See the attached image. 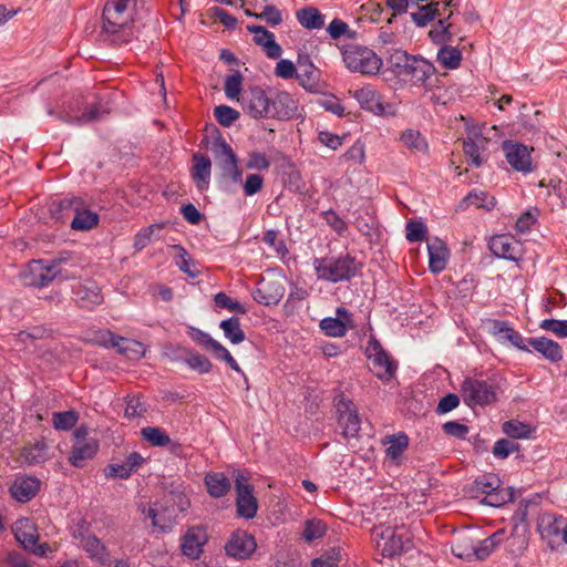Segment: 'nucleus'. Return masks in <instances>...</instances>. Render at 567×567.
Returning <instances> with one entry per match:
<instances>
[{
	"label": "nucleus",
	"instance_id": "obj_1",
	"mask_svg": "<svg viewBox=\"0 0 567 567\" xmlns=\"http://www.w3.org/2000/svg\"><path fill=\"white\" fill-rule=\"evenodd\" d=\"M144 7V0H107L103 10L101 37L113 45L128 43L133 37V23Z\"/></svg>",
	"mask_w": 567,
	"mask_h": 567
},
{
	"label": "nucleus",
	"instance_id": "obj_2",
	"mask_svg": "<svg viewBox=\"0 0 567 567\" xmlns=\"http://www.w3.org/2000/svg\"><path fill=\"white\" fill-rule=\"evenodd\" d=\"M362 265L349 254L316 258L313 268L319 280L337 284L355 277Z\"/></svg>",
	"mask_w": 567,
	"mask_h": 567
},
{
	"label": "nucleus",
	"instance_id": "obj_3",
	"mask_svg": "<svg viewBox=\"0 0 567 567\" xmlns=\"http://www.w3.org/2000/svg\"><path fill=\"white\" fill-rule=\"evenodd\" d=\"M69 257H60L50 262L43 260H32L28 264L27 269L22 274L24 285L32 287H45L53 279L61 277L62 279L74 278L75 276L63 272L61 265L65 264Z\"/></svg>",
	"mask_w": 567,
	"mask_h": 567
},
{
	"label": "nucleus",
	"instance_id": "obj_4",
	"mask_svg": "<svg viewBox=\"0 0 567 567\" xmlns=\"http://www.w3.org/2000/svg\"><path fill=\"white\" fill-rule=\"evenodd\" d=\"M498 385L496 377L487 380L466 378L461 385L463 401L471 408L492 404L497 400Z\"/></svg>",
	"mask_w": 567,
	"mask_h": 567
},
{
	"label": "nucleus",
	"instance_id": "obj_5",
	"mask_svg": "<svg viewBox=\"0 0 567 567\" xmlns=\"http://www.w3.org/2000/svg\"><path fill=\"white\" fill-rule=\"evenodd\" d=\"M474 489L485 495V504L494 507L503 506L515 499L514 488L503 487L501 478L494 473H484L476 477Z\"/></svg>",
	"mask_w": 567,
	"mask_h": 567
},
{
	"label": "nucleus",
	"instance_id": "obj_6",
	"mask_svg": "<svg viewBox=\"0 0 567 567\" xmlns=\"http://www.w3.org/2000/svg\"><path fill=\"white\" fill-rule=\"evenodd\" d=\"M342 56L346 66L352 72L374 75L382 66V60L373 50L367 47L357 44L346 45L342 51Z\"/></svg>",
	"mask_w": 567,
	"mask_h": 567
},
{
	"label": "nucleus",
	"instance_id": "obj_7",
	"mask_svg": "<svg viewBox=\"0 0 567 567\" xmlns=\"http://www.w3.org/2000/svg\"><path fill=\"white\" fill-rule=\"evenodd\" d=\"M212 152L221 178L234 184L241 183L243 171L238 165V158L224 137L218 136L214 141Z\"/></svg>",
	"mask_w": 567,
	"mask_h": 567
},
{
	"label": "nucleus",
	"instance_id": "obj_8",
	"mask_svg": "<svg viewBox=\"0 0 567 567\" xmlns=\"http://www.w3.org/2000/svg\"><path fill=\"white\" fill-rule=\"evenodd\" d=\"M62 212H72L74 217L70 224L73 230L87 231L99 225V215L89 209L84 200L80 197L63 198L59 203Z\"/></svg>",
	"mask_w": 567,
	"mask_h": 567
},
{
	"label": "nucleus",
	"instance_id": "obj_9",
	"mask_svg": "<svg viewBox=\"0 0 567 567\" xmlns=\"http://www.w3.org/2000/svg\"><path fill=\"white\" fill-rule=\"evenodd\" d=\"M140 511L152 520V525L162 532L171 530L175 525L178 513L174 504L164 496L159 502L153 505L141 504Z\"/></svg>",
	"mask_w": 567,
	"mask_h": 567
},
{
	"label": "nucleus",
	"instance_id": "obj_10",
	"mask_svg": "<svg viewBox=\"0 0 567 567\" xmlns=\"http://www.w3.org/2000/svg\"><path fill=\"white\" fill-rule=\"evenodd\" d=\"M377 545L384 557H393L411 548L412 543L408 535L396 533L392 527L374 528Z\"/></svg>",
	"mask_w": 567,
	"mask_h": 567
},
{
	"label": "nucleus",
	"instance_id": "obj_11",
	"mask_svg": "<svg viewBox=\"0 0 567 567\" xmlns=\"http://www.w3.org/2000/svg\"><path fill=\"white\" fill-rule=\"evenodd\" d=\"M365 353L371 363V371L377 378L390 380L393 377L395 365L375 338L369 340Z\"/></svg>",
	"mask_w": 567,
	"mask_h": 567
},
{
	"label": "nucleus",
	"instance_id": "obj_12",
	"mask_svg": "<svg viewBox=\"0 0 567 567\" xmlns=\"http://www.w3.org/2000/svg\"><path fill=\"white\" fill-rule=\"evenodd\" d=\"M240 104L244 112L252 118L270 117V95L259 86L246 90Z\"/></svg>",
	"mask_w": 567,
	"mask_h": 567
},
{
	"label": "nucleus",
	"instance_id": "obj_13",
	"mask_svg": "<svg viewBox=\"0 0 567 567\" xmlns=\"http://www.w3.org/2000/svg\"><path fill=\"white\" fill-rule=\"evenodd\" d=\"M13 534L23 548L32 551L34 555L44 556L49 549L48 544H39L37 528L28 518L20 519L16 523Z\"/></svg>",
	"mask_w": 567,
	"mask_h": 567
},
{
	"label": "nucleus",
	"instance_id": "obj_14",
	"mask_svg": "<svg viewBox=\"0 0 567 567\" xmlns=\"http://www.w3.org/2000/svg\"><path fill=\"white\" fill-rule=\"evenodd\" d=\"M255 537L246 530H235L225 545L226 554L236 559H247L256 550Z\"/></svg>",
	"mask_w": 567,
	"mask_h": 567
},
{
	"label": "nucleus",
	"instance_id": "obj_15",
	"mask_svg": "<svg viewBox=\"0 0 567 567\" xmlns=\"http://www.w3.org/2000/svg\"><path fill=\"white\" fill-rule=\"evenodd\" d=\"M488 247L492 254L498 258L517 261L522 257L520 243L508 234L493 236Z\"/></svg>",
	"mask_w": 567,
	"mask_h": 567
},
{
	"label": "nucleus",
	"instance_id": "obj_16",
	"mask_svg": "<svg viewBox=\"0 0 567 567\" xmlns=\"http://www.w3.org/2000/svg\"><path fill=\"white\" fill-rule=\"evenodd\" d=\"M208 542V535L204 527H189L181 539V550L189 559H198L203 553V547Z\"/></svg>",
	"mask_w": 567,
	"mask_h": 567
},
{
	"label": "nucleus",
	"instance_id": "obj_17",
	"mask_svg": "<svg viewBox=\"0 0 567 567\" xmlns=\"http://www.w3.org/2000/svg\"><path fill=\"white\" fill-rule=\"evenodd\" d=\"M336 316V318L327 317L320 321V329L326 336L341 338L346 336L348 329H354L352 315L346 308H337Z\"/></svg>",
	"mask_w": 567,
	"mask_h": 567
},
{
	"label": "nucleus",
	"instance_id": "obj_18",
	"mask_svg": "<svg viewBox=\"0 0 567 567\" xmlns=\"http://www.w3.org/2000/svg\"><path fill=\"white\" fill-rule=\"evenodd\" d=\"M503 151L507 163L517 172H530L532 171V158L530 151L526 145L505 141L503 143Z\"/></svg>",
	"mask_w": 567,
	"mask_h": 567
},
{
	"label": "nucleus",
	"instance_id": "obj_19",
	"mask_svg": "<svg viewBox=\"0 0 567 567\" xmlns=\"http://www.w3.org/2000/svg\"><path fill=\"white\" fill-rule=\"evenodd\" d=\"M236 508L237 514L244 518H254L257 514V499L252 494V486L244 482V477L236 480Z\"/></svg>",
	"mask_w": 567,
	"mask_h": 567
},
{
	"label": "nucleus",
	"instance_id": "obj_20",
	"mask_svg": "<svg viewBox=\"0 0 567 567\" xmlns=\"http://www.w3.org/2000/svg\"><path fill=\"white\" fill-rule=\"evenodd\" d=\"M141 435L143 440L148 442L153 446L157 447H168L169 451L176 457H192V455L186 453V450L178 443L171 440L167 433L157 426H146L141 430Z\"/></svg>",
	"mask_w": 567,
	"mask_h": 567
},
{
	"label": "nucleus",
	"instance_id": "obj_21",
	"mask_svg": "<svg viewBox=\"0 0 567 567\" xmlns=\"http://www.w3.org/2000/svg\"><path fill=\"white\" fill-rule=\"evenodd\" d=\"M338 425L344 437L357 436L360 430V419L354 404L350 401H340L337 405Z\"/></svg>",
	"mask_w": 567,
	"mask_h": 567
},
{
	"label": "nucleus",
	"instance_id": "obj_22",
	"mask_svg": "<svg viewBox=\"0 0 567 567\" xmlns=\"http://www.w3.org/2000/svg\"><path fill=\"white\" fill-rule=\"evenodd\" d=\"M489 140L482 134L468 136L463 141V152L467 163L474 167H481L487 159V146Z\"/></svg>",
	"mask_w": 567,
	"mask_h": 567
},
{
	"label": "nucleus",
	"instance_id": "obj_23",
	"mask_svg": "<svg viewBox=\"0 0 567 567\" xmlns=\"http://www.w3.org/2000/svg\"><path fill=\"white\" fill-rule=\"evenodd\" d=\"M491 332L496 339L502 342H509L512 346L519 350L530 352L526 347L525 341L520 333L511 327L506 321L491 320Z\"/></svg>",
	"mask_w": 567,
	"mask_h": 567
},
{
	"label": "nucleus",
	"instance_id": "obj_24",
	"mask_svg": "<svg viewBox=\"0 0 567 567\" xmlns=\"http://www.w3.org/2000/svg\"><path fill=\"white\" fill-rule=\"evenodd\" d=\"M297 102L288 92H277L270 96V117L288 120L297 112Z\"/></svg>",
	"mask_w": 567,
	"mask_h": 567
},
{
	"label": "nucleus",
	"instance_id": "obj_25",
	"mask_svg": "<svg viewBox=\"0 0 567 567\" xmlns=\"http://www.w3.org/2000/svg\"><path fill=\"white\" fill-rule=\"evenodd\" d=\"M351 94L363 110H367L375 115L384 114L385 107L381 101V95L374 90L373 86H363L351 92Z\"/></svg>",
	"mask_w": 567,
	"mask_h": 567
},
{
	"label": "nucleus",
	"instance_id": "obj_26",
	"mask_svg": "<svg viewBox=\"0 0 567 567\" xmlns=\"http://www.w3.org/2000/svg\"><path fill=\"white\" fill-rule=\"evenodd\" d=\"M284 296V287L276 281L260 280L252 291V298L265 306L277 305Z\"/></svg>",
	"mask_w": 567,
	"mask_h": 567
},
{
	"label": "nucleus",
	"instance_id": "obj_27",
	"mask_svg": "<svg viewBox=\"0 0 567 567\" xmlns=\"http://www.w3.org/2000/svg\"><path fill=\"white\" fill-rule=\"evenodd\" d=\"M75 300L81 308L92 309L93 307L101 305L103 296L99 286L94 281H85L80 284L73 290Z\"/></svg>",
	"mask_w": 567,
	"mask_h": 567
},
{
	"label": "nucleus",
	"instance_id": "obj_28",
	"mask_svg": "<svg viewBox=\"0 0 567 567\" xmlns=\"http://www.w3.org/2000/svg\"><path fill=\"white\" fill-rule=\"evenodd\" d=\"M248 31L254 34L257 44L262 45L266 55L270 59H278L281 55V47L275 41V34L262 25H248Z\"/></svg>",
	"mask_w": 567,
	"mask_h": 567
},
{
	"label": "nucleus",
	"instance_id": "obj_29",
	"mask_svg": "<svg viewBox=\"0 0 567 567\" xmlns=\"http://www.w3.org/2000/svg\"><path fill=\"white\" fill-rule=\"evenodd\" d=\"M40 489V481L35 477L25 476L17 478L10 487L11 496L20 502L27 503L32 499Z\"/></svg>",
	"mask_w": 567,
	"mask_h": 567
},
{
	"label": "nucleus",
	"instance_id": "obj_30",
	"mask_svg": "<svg viewBox=\"0 0 567 567\" xmlns=\"http://www.w3.org/2000/svg\"><path fill=\"white\" fill-rule=\"evenodd\" d=\"M193 163L192 178L198 189H206L210 182L212 162L209 157L197 152L193 154Z\"/></svg>",
	"mask_w": 567,
	"mask_h": 567
},
{
	"label": "nucleus",
	"instance_id": "obj_31",
	"mask_svg": "<svg viewBox=\"0 0 567 567\" xmlns=\"http://www.w3.org/2000/svg\"><path fill=\"white\" fill-rule=\"evenodd\" d=\"M429 268L433 274L443 271L447 265L449 250L439 238L427 241Z\"/></svg>",
	"mask_w": 567,
	"mask_h": 567
},
{
	"label": "nucleus",
	"instance_id": "obj_32",
	"mask_svg": "<svg viewBox=\"0 0 567 567\" xmlns=\"http://www.w3.org/2000/svg\"><path fill=\"white\" fill-rule=\"evenodd\" d=\"M527 343L533 347L535 351L540 353L545 359L550 362H558L563 359V349L554 340L546 337L528 338Z\"/></svg>",
	"mask_w": 567,
	"mask_h": 567
},
{
	"label": "nucleus",
	"instance_id": "obj_33",
	"mask_svg": "<svg viewBox=\"0 0 567 567\" xmlns=\"http://www.w3.org/2000/svg\"><path fill=\"white\" fill-rule=\"evenodd\" d=\"M442 6L443 11L452 6H454L453 0H443L432 1L427 4L420 6L419 11L412 13V20L417 27H425L429 22H431L435 17L441 16L442 11L440 7Z\"/></svg>",
	"mask_w": 567,
	"mask_h": 567
},
{
	"label": "nucleus",
	"instance_id": "obj_34",
	"mask_svg": "<svg viewBox=\"0 0 567 567\" xmlns=\"http://www.w3.org/2000/svg\"><path fill=\"white\" fill-rule=\"evenodd\" d=\"M435 68L432 63L423 58H416L408 65V70L403 76H410L415 85H423L434 74Z\"/></svg>",
	"mask_w": 567,
	"mask_h": 567
},
{
	"label": "nucleus",
	"instance_id": "obj_35",
	"mask_svg": "<svg viewBox=\"0 0 567 567\" xmlns=\"http://www.w3.org/2000/svg\"><path fill=\"white\" fill-rule=\"evenodd\" d=\"M566 518L561 515L545 513L539 518L538 530L543 538H551L563 534Z\"/></svg>",
	"mask_w": 567,
	"mask_h": 567
},
{
	"label": "nucleus",
	"instance_id": "obj_36",
	"mask_svg": "<svg viewBox=\"0 0 567 567\" xmlns=\"http://www.w3.org/2000/svg\"><path fill=\"white\" fill-rule=\"evenodd\" d=\"M205 484L208 494L215 498L225 496L230 489V481L223 473H208L205 477Z\"/></svg>",
	"mask_w": 567,
	"mask_h": 567
},
{
	"label": "nucleus",
	"instance_id": "obj_37",
	"mask_svg": "<svg viewBox=\"0 0 567 567\" xmlns=\"http://www.w3.org/2000/svg\"><path fill=\"white\" fill-rule=\"evenodd\" d=\"M382 443L385 446L386 456L391 460H396L408 449L409 437L405 433L400 432L394 435L385 436Z\"/></svg>",
	"mask_w": 567,
	"mask_h": 567
},
{
	"label": "nucleus",
	"instance_id": "obj_38",
	"mask_svg": "<svg viewBox=\"0 0 567 567\" xmlns=\"http://www.w3.org/2000/svg\"><path fill=\"white\" fill-rule=\"evenodd\" d=\"M81 547L87 553V555L102 564L107 560V550L103 543L94 535L83 536L81 538Z\"/></svg>",
	"mask_w": 567,
	"mask_h": 567
},
{
	"label": "nucleus",
	"instance_id": "obj_39",
	"mask_svg": "<svg viewBox=\"0 0 567 567\" xmlns=\"http://www.w3.org/2000/svg\"><path fill=\"white\" fill-rule=\"evenodd\" d=\"M298 22L306 29H321L324 25V16L316 8L308 7L297 11Z\"/></svg>",
	"mask_w": 567,
	"mask_h": 567
},
{
	"label": "nucleus",
	"instance_id": "obj_40",
	"mask_svg": "<svg viewBox=\"0 0 567 567\" xmlns=\"http://www.w3.org/2000/svg\"><path fill=\"white\" fill-rule=\"evenodd\" d=\"M296 79L299 81V84L308 91L312 92L318 89V71L311 62L299 63Z\"/></svg>",
	"mask_w": 567,
	"mask_h": 567
},
{
	"label": "nucleus",
	"instance_id": "obj_41",
	"mask_svg": "<svg viewBox=\"0 0 567 567\" xmlns=\"http://www.w3.org/2000/svg\"><path fill=\"white\" fill-rule=\"evenodd\" d=\"M452 17V11L447 14V17L440 19L429 31V38L435 44H443L450 42L452 40V24L449 22Z\"/></svg>",
	"mask_w": 567,
	"mask_h": 567
},
{
	"label": "nucleus",
	"instance_id": "obj_42",
	"mask_svg": "<svg viewBox=\"0 0 567 567\" xmlns=\"http://www.w3.org/2000/svg\"><path fill=\"white\" fill-rule=\"evenodd\" d=\"M117 352L130 360H138L145 354V347L142 342L120 337L116 346Z\"/></svg>",
	"mask_w": 567,
	"mask_h": 567
},
{
	"label": "nucleus",
	"instance_id": "obj_43",
	"mask_svg": "<svg viewBox=\"0 0 567 567\" xmlns=\"http://www.w3.org/2000/svg\"><path fill=\"white\" fill-rule=\"evenodd\" d=\"M436 60L443 68L454 70L461 64L462 53L454 47L444 45L439 50Z\"/></svg>",
	"mask_w": 567,
	"mask_h": 567
},
{
	"label": "nucleus",
	"instance_id": "obj_44",
	"mask_svg": "<svg viewBox=\"0 0 567 567\" xmlns=\"http://www.w3.org/2000/svg\"><path fill=\"white\" fill-rule=\"evenodd\" d=\"M502 534L503 532H496L473 547L475 557L480 560L486 559L499 546Z\"/></svg>",
	"mask_w": 567,
	"mask_h": 567
},
{
	"label": "nucleus",
	"instance_id": "obj_45",
	"mask_svg": "<svg viewBox=\"0 0 567 567\" xmlns=\"http://www.w3.org/2000/svg\"><path fill=\"white\" fill-rule=\"evenodd\" d=\"M99 443L95 439L90 437L86 441L74 443L72 456L69 461H85L92 458L97 452Z\"/></svg>",
	"mask_w": 567,
	"mask_h": 567
},
{
	"label": "nucleus",
	"instance_id": "obj_46",
	"mask_svg": "<svg viewBox=\"0 0 567 567\" xmlns=\"http://www.w3.org/2000/svg\"><path fill=\"white\" fill-rule=\"evenodd\" d=\"M220 329L224 331L225 337L234 344H238L245 340V332L240 328V321L237 317L223 320Z\"/></svg>",
	"mask_w": 567,
	"mask_h": 567
},
{
	"label": "nucleus",
	"instance_id": "obj_47",
	"mask_svg": "<svg viewBox=\"0 0 567 567\" xmlns=\"http://www.w3.org/2000/svg\"><path fill=\"white\" fill-rule=\"evenodd\" d=\"M401 141L414 153H425L427 151L426 140L419 131L405 130L401 134Z\"/></svg>",
	"mask_w": 567,
	"mask_h": 567
},
{
	"label": "nucleus",
	"instance_id": "obj_48",
	"mask_svg": "<svg viewBox=\"0 0 567 567\" xmlns=\"http://www.w3.org/2000/svg\"><path fill=\"white\" fill-rule=\"evenodd\" d=\"M79 421V413L74 410L64 412H54L52 414V425L59 431H69L73 429Z\"/></svg>",
	"mask_w": 567,
	"mask_h": 567
},
{
	"label": "nucleus",
	"instance_id": "obj_49",
	"mask_svg": "<svg viewBox=\"0 0 567 567\" xmlns=\"http://www.w3.org/2000/svg\"><path fill=\"white\" fill-rule=\"evenodd\" d=\"M147 411L145 402L138 394L127 395L125 398L124 416L126 419H134L143 416Z\"/></svg>",
	"mask_w": 567,
	"mask_h": 567
},
{
	"label": "nucleus",
	"instance_id": "obj_50",
	"mask_svg": "<svg viewBox=\"0 0 567 567\" xmlns=\"http://www.w3.org/2000/svg\"><path fill=\"white\" fill-rule=\"evenodd\" d=\"M141 463H111L105 470L104 474L106 477L112 478H127L131 474L137 471V466Z\"/></svg>",
	"mask_w": 567,
	"mask_h": 567
},
{
	"label": "nucleus",
	"instance_id": "obj_51",
	"mask_svg": "<svg viewBox=\"0 0 567 567\" xmlns=\"http://www.w3.org/2000/svg\"><path fill=\"white\" fill-rule=\"evenodd\" d=\"M503 432L512 439H527L530 436L533 429L525 423L511 420L503 423Z\"/></svg>",
	"mask_w": 567,
	"mask_h": 567
},
{
	"label": "nucleus",
	"instance_id": "obj_52",
	"mask_svg": "<svg viewBox=\"0 0 567 567\" xmlns=\"http://www.w3.org/2000/svg\"><path fill=\"white\" fill-rule=\"evenodd\" d=\"M47 450L48 445L44 440H35L23 447L22 456L24 461H39L45 458Z\"/></svg>",
	"mask_w": 567,
	"mask_h": 567
},
{
	"label": "nucleus",
	"instance_id": "obj_53",
	"mask_svg": "<svg viewBox=\"0 0 567 567\" xmlns=\"http://www.w3.org/2000/svg\"><path fill=\"white\" fill-rule=\"evenodd\" d=\"M262 241L275 250L277 256L285 257L288 254V248L284 238L279 236V233L274 229H269L264 234Z\"/></svg>",
	"mask_w": 567,
	"mask_h": 567
},
{
	"label": "nucleus",
	"instance_id": "obj_54",
	"mask_svg": "<svg viewBox=\"0 0 567 567\" xmlns=\"http://www.w3.org/2000/svg\"><path fill=\"white\" fill-rule=\"evenodd\" d=\"M326 530H327V527L321 520L309 519L305 523L302 538L307 543H311L316 539L323 537L326 534Z\"/></svg>",
	"mask_w": 567,
	"mask_h": 567
},
{
	"label": "nucleus",
	"instance_id": "obj_55",
	"mask_svg": "<svg viewBox=\"0 0 567 567\" xmlns=\"http://www.w3.org/2000/svg\"><path fill=\"white\" fill-rule=\"evenodd\" d=\"M538 217L539 209L537 207L528 208L517 218L515 229L522 234L529 231L532 226L537 221Z\"/></svg>",
	"mask_w": 567,
	"mask_h": 567
},
{
	"label": "nucleus",
	"instance_id": "obj_56",
	"mask_svg": "<svg viewBox=\"0 0 567 567\" xmlns=\"http://www.w3.org/2000/svg\"><path fill=\"white\" fill-rule=\"evenodd\" d=\"M467 205H472L478 208L491 209L495 206L496 200L493 196H489L483 190H474L465 197Z\"/></svg>",
	"mask_w": 567,
	"mask_h": 567
},
{
	"label": "nucleus",
	"instance_id": "obj_57",
	"mask_svg": "<svg viewBox=\"0 0 567 567\" xmlns=\"http://www.w3.org/2000/svg\"><path fill=\"white\" fill-rule=\"evenodd\" d=\"M327 32L334 40L340 39L341 37L348 39H353L355 37V31H352L344 21L337 18L329 23Z\"/></svg>",
	"mask_w": 567,
	"mask_h": 567
},
{
	"label": "nucleus",
	"instance_id": "obj_58",
	"mask_svg": "<svg viewBox=\"0 0 567 567\" xmlns=\"http://www.w3.org/2000/svg\"><path fill=\"white\" fill-rule=\"evenodd\" d=\"M214 116L221 126L228 127L239 117V112L227 105H218L214 109Z\"/></svg>",
	"mask_w": 567,
	"mask_h": 567
},
{
	"label": "nucleus",
	"instance_id": "obj_59",
	"mask_svg": "<svg viewBox=\"0 0 567 567\" xmlns=\"http://www.w3.org/2000/svg\"><path fill=\"white\" fill-rule=\"evenodd\" d=\"M241 84H243V76L239 72H236L229 76L226 78L225 81V94L230 100H237L240 102L241 97Z\"/></svg>",
	"mask_w": 567,
	"mask_h": 567
},
{
	"label": "nucleus",
	"instance_id": "obj_60",
	"mask_svg": "<svg viewBox=\"0 0 567 567\" xmlns=\"http://www.w3.org/2000/svg\"><path fill=\"white\" fill-rule=\"evenodd\" d=\"M215 305L218 308H225L233 312L245 315L247 312V309L245 306H243L240 302L233 300L230 297H228L225 292H218L215 298Z\"/></svg>",
	"mask_w": 567,
	"mask_h": 567
},
{
	"label": "nucleus",
	"instance_id": "obj_61",
	"mask_svg": "<svg viewBox=\"0 0 567 567\" xmlns=\"http://www.w3.org/2000/svg\"><path fill=\"white\" fill-rule=\"evenodd\" d=\"M185 363L192 369V370H195V371H198L199 373H207L210 371L212 369V363L210 361L199 354V353H189L186 358H185Z\"/></svg>",
	"mask_w": 567,
	"mask_h": 567
},
{
	"label": "nucleus",
	"instance_id": "obj_62",
	"mask_svg": "<svg viewBox=\"0 0 567 567\" xmlns=\"http://www.w3.org/2000/svg\"><path fill=\"white\" fill-rule=\"evenodd\" d=\"M189 334H190V338L195 342H197L198 344L204 347L206 350L212 351L213 353L220 346V343L218 341H216L208 333H206V332H204V331H202L199 329L192 328Z\"/></svg>",
	"mask_w": 567,
	"mask_h": 567
},
{
	"label": "nucleus",
	"instance_id": "obj_63",
	"mask_svg": "<svg viewBox=\"0 0 567 567\" xmlns=\"http://www.w3.org/2000/svg\"><path fill=\"white\" fill-rule=\"evenodd\" d=\"M539 327L559 338H567V320L545 319L539 323Z\"/></svg>",
	"mask_w": 567,
	"mask_h": 567
},
{
	"label": "nucleus",
	"instance_id": "obj_64",
	"mask_svg": "<svg viewBox=\"0 0 567 567\" xmlns=\"http://www.w3.org/2000/svg\"><path fill=\"white\" fill-rule=\"evenodd\" d=\"M415 59L413 55H409L406 52L398 51L391 55L390 62L392 66L395 69V72L399 75H402L408 70V65H411L412 61Z\"/></svg>",
	"mask_w": 567,
	"mask_h": 567
}]
</instances>
